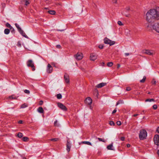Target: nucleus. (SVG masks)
I'll list each match as a JSON object with an SVG mask.
<instances>
[{
  "label": "nucleus",
  "mask_w": 159,
  "mask_h": 159,
  "mask_svg": "<svg viewBox=\"0 0 159 159\" xmlns=\"http://www.w3.org/2000/svg\"><path fill=\"white\" fill-rule=\"evenodd\" d=\"M126 9L127 11H129V10H130V8H129V7H127L126 8Z\"/></svg>",
  "instance_id": "50"
},
{
  "label": "nucleus",
  "mask_w": 159,
  "mask_h": 159,
  "mask_svg": "<svg viewBox=\"0 0 159 159\" xmlns=\"http://www.w3.org/2000/svg\"><path fill=\"white\" fill-rule=\"evenodd\" d=\"M139 114H134L133 115V116H134V117H135L136 116L138 115Z\"/></svg>",
  "instance_id": "55"
},
{
  "label": "nucleus",
  "mask_w": 159,
  "mask_h": 159,
  "mask_svg": "<svg viewBox=\"0 0 159 159\" xmlns=\"http://www.w3.org/2000/svg\"><path fill=\"white\" fill-rule=\"evenodd\" d=\"M146 79V77L144 76L143 77V79L142 80H141L140 81V82L141 83H144L145 82Z\"/></svg>",
  "instance_id": "27"
},
{
  "label": "nucleus",
  "mask_w": 159,
  "mask_h": 159,
  "mask_svg": "<svg viewBox=\"0 0 159 159\" xmlns=\"http://www.w3.org/2000/svg\"><path fill=\"white\" fill-rule=\"evenodd\" d=\"M22 140L24 141H27L29 140V138L27 137H24L22 138Z\"/></svg>",
  "instance_id": "24"
},
{
  "label": "nucleus",
  "mask_w": 159,
  "mask_h": 159,
  "mask_svg": "<svg viewBox=\"0 0 159 159\" xmlns=\"http://www.w3.org/2000/svg\"><path fill=\"white\" fill-rule=\"evenodd\" d=\"M92 100L90 97L87 98L85 101V103L89 105H90L92 104Z\"/></svg>",
  "instance_id": "13"
},
{
  "label": "nucleus",
  "mask_w": 159,
  "mask_h": 159,
  "mask_svg": "<svg viewBox=\"0 0 159 159\" xmlns=\"http://www.w3.org/2000/svg\"><path fill=\"white\" fill-rule=\"evenodd\" d=\"M57 98L58 99H60L62 98V96L61 94H58L57 95Z\"/></svg>",
  "instance_id": "30"
},
{
  "label": "nucleus",
  "mask_w": 159,
  "mask_h": 159,
  "mask_svg": "<svg viewBox=\"0 0 159 159\" xmlns=\"http://www.w3.org/2000/svg\"><path fill=\"white\" fill-rule=\"evenodd\" d=\"M110 125H115L114 123L112 121H111L110 122Z\"/></svg>",
  "instance_id": "38"
},
{
  "label": "nucleus",
  "mask_w": 159,
  "mask_h": 159,
  "mask_svg": "<svg viewBox=\"0 0 159 159\" xmlns=\"http://www.w3.org/2000/svg\"><path fill=\"white\" fill-rule=\"evenodd\" d=\"M2 7H3V8H4L5 7H6V4L5 3H2Z\"/></svg>",
  "instance_id": "43"
},
{
  "label": "nucleus",
  "mask_w": 159,
  "mask_h": 159,
  "mask_svg": "<svg viewBox=\"0 0 159 159\" xmlns=\"http://www.w3.org/2000/svg\"><path fill=\"white\" fill-rule=\"evenodd\" d=\"M113 147V145L112 144H110L107 146V148L108 150H113V149L112 148Z\"/></svg>",
  "instance_id": "19"
},
{
  "label": "nucleus",
  "mask_w": 159,
  "mask_h": 159,
  "mask_svg": "<svg viewBox=\"0 0 159 159\" xmlns=\"http://www.w3.org/2000/svg\"><path fill=\"white\" fill-rule=\"evenodd\" d=\"M130 146V144H128L127 145V147L129 148V147Z\"/></svg>",
  "instance_id": "56"
},
{
  "label": "nucleus",
  "mask_w": 159,
  "mask_h": 159,
  "mask_svg": "<svg viewBox=\"0 0 159 159\" xmlns=\"http://www.w3.org/2000/svg\"><path fill=\"white\" fill-rule=\"evenodd\" d=\"M121 102H122V101H120L117 103L116 105H118L120 103H121Z\"/></svg>",
  "instance_id": "51"
},
{
  "label": "nucleus",
  "mask_w": 159,
  "mask_h": 159,
  "mask_svg": "<svg viewBox=\"0 0 159 159\" xmlns=\"http://www.w3.org/2000/svg\"><path fill=\"white\" fill-rule=\"evenodd\" d=\"M152 82V84H156V81L155 79H153Z\"/></svg>",
  "instance_id": "36"
},
{
  "label": "nucleus",
  "mask_w": 159,
  "mask_h": 159,
  "mask_svg": "<svg viewBox=\"0 0 159 159\" xmlns=\"http://www.w3.org/2000/svg\"><path fill=\"white\" fill-rule=\"evenodd\" d=\"M113 65V63L112 62H109L107 63V66L109 67H111Z\"/></svg>",
  "instance_id": "29"
},
{
  "label": "nucleus",
  "mask_w": 159,
  "mask_h": 159,
  "mask_svg": "<svg viewBox=\"0 0 159 159\" xmlns=\"http://www.w3.org/2000/svg\"><path fill=\"white\" fill-rule=\"evenodd\" d=\"M76 65H77V63H76Z\"/></svg>",
  "instance_id": "61"
},
{
  "label": "nucleus",
  "mask_w": 159,
  "mask_h": 159,
  "mask_svg": "<svg viewBox=\"0 0 159 159\" xmlns=\"http://www.w3.org/2000/svg\"><path fill=\"white\" fill-rule=\"evenodd\" d=\"M38 111L40 113H43L44 111L43 108L41 107H40L38 108Z\"/></svg>",
  "instance_id": "17"
},
{
  "label": "nucleus",
  "mask_w": 159,
  "mask_h": 159,
  "mask_svg": "<svg viewBox=\"0 0 159 159\" xmlns=\"http://www.w3.org/2000/svg\"><path fill=\"white\" fill-rule=\"evenodd\" d=\"M23 159H26L25 158H24Z\"/></svg>",
  "instance_id": "62"
},
{
  "label": "nucleus",
  "mask_w": 159,
  "mask_h": 159,
  "mask_svg": "<svg viewBox=\"0 0 159 159\" xmlns=\"http://www.w3.org/2000/svg\"><path fill=\"white\" fill-rule=\"evenodd\" d=\"M11 30V32H14V28L12 27L11 29H10Z\"/></svg>",
  "instance_id": "45"
},
{
  "label": "nucleus",
  "mask_w": 159,
  "mask_h": 159,
  "mask_svg": "<svg viewBox=\"0 0 159 159\" xmlns=\"http://www.w3.org/2000/svg\"><path fill=\"white\" fill-rule=\"evenodd\" d=\"M82 143L84 144H86L89 145H92L91 143L88 141H84Z\"/></svg>",
  "instance_id": "22"
},
{
  "label": "nucleus",
  "mask_w": 159,
  "mask_h": 159,
  "mask_svg": "<svg viewBox=\"0 0 159 159\" xmlns=\"http://www.w3.org/2000/svg\"><path fill=\"white\" fill-rule=\"evenodd\" d=\"M9 98H12V97H11V96L10 97H9Z\"/></svg>",
  "instance_id": "60"
},
{
  "label": "nucleus",
  "mask_w": 159,
  "mask_h": 159,
  "mask_svg": "<svg viewBox=\"0 0 159 159\" xmlns=\"http://www.w3.org/2000/svg\"><path fill=\"white\" fill-rule=\"evenodd\" d=\"M23 121L22 120H20L18 121V123L19 124L22 123Z\"/></svg>",
  "instance_id": "48"
},
{
  "label": "nucleus",
  "mask_w": 159,
  "mask_h": 159,
  "mask_svg": "<svg viewBox=\"0 0 159 159\" xmlns=\"http://www.w3.org/2000/svg\"><path fill=\"white\" fill-rule=\"evenodd\" d=\"M153 108L154 109L156 110L157 108V106L156 105H154L153 106Z\"/></svg>",
  "instance_id": "39"
},
{
  "label": "nucleus",
  "mask_w": 159,
  "mask_h": 159,
  "mask_svg": "<svg viewBox=\"0 0 159 159\" xmlns=\"http://www.w3.org/2000/svg\"><path fill=\"white\" fill-rule=\"evenodd\" d=\"M116 110L115 109L113 110L112 113V114H114V113H115L116 112Z\"/></svg>",
  "instance_id": "47"
},
{
  "label": "nucleus",
  "mask_w": 159,
  "mask_h": 159,
  "mask_svg": "<svg viewBox=\"0 0 159 159\" xmlns=\"http://www.w3.org/2000/svg\"><path fill=\"white\" fill-rule=\"evenodd\" d=\"M23 134L21 133H19L18 134L17 136L19 138H21L23 136Z\"/></svg>",
  "instance_id": "33"
},
{
  "label": "nucleus",
  "mask_w": 159,
  "mask_h": 159,
  "mask_svg": "<svg viewBox=\"0 0 159 159\" xmlns=\"http://www.w3.org/2000/svg\"><path fill=\"white\" fill-rule=\"evenodd\" d=\"M154 141L155 144L156 145H159V136L158 135L156 134L154 138Z\"/></svg>",
  "instance_id": "8"
},
{
  "label": "nucleus",
  "mask_w": 159,
  "mask_h": 159,
  "mask_svg": "<svg viewBox=\"0 0 159 159\" xmlns=\"http://www.w3.org/2000/svg\"><path fill=\"white\" fill-rule=\"evenodd\" d=\"M146 20L148 24H151L154 20H159V7L149 10L146 15Z\"/></svg>",
  "instance_id": "1"
},
{
  "label": "nucleus",
  "mask_w": 159,
  "mask_h": 159,
  "mask_svg": "<svg viewBox=\"0 0 159 159\" xmlns=\"http://www.w3.org/2000/svg\"><path fill=\"white\" fill-rule=\"evenodd\" d=\"M57 121H55L54 122V125L55 126H57Z\"/></svg>",
  "instance_id": "52"
},
{
  "label": "nucleus",
  "mask_w": 159,
  "mask_h": 159,
  "mask_svg": "<svg viewBox=\"0 0 159 159\" xmlns=\"http://www.w3.org/2000/svg\"><path fill=\"white\" fill-rule=\"evenodd\" d=\"M125 54L126 56H128L129 55V53H125Z\"/></svg>",
  "instance_id": "57"
},
{
  "label": "nucleus",
  "mask_w": 159,
  "mask_h": 159,
  "mask_svg": "<svg viewBox=\"0 0 159 159\" xmlns=\"http://www.w3.org/2000/svg\"><path fill=\"white\" fill-rule=\"evenodd\" d=\"M102 65L103 66L104 65V62H102L101 63Z\"/></svg>",
  "instance_id": "58"
},
{
  "label": "nucleus",
  "mask_w": 159,
  "mask_h": 159,
  "mask_svg": "<svg viewBox=\"0 0 159 159\" xmlns=\"http://www.w3.org/2000/svg\"><path fill=\"white\" fill-rule=\"evenodd\" d=\"M147 136V133L144 129H142L140 131L139 138L140 139L143 140L145 139Z\"/></svg>",
  "instance_id": "3"
},
{
  "label": "nucleus",
  "mask_w": 159,
  "mask_h": 159,
  "mask_svg": "<svg viewBox=\"0 0 159 159\" xmlns=\"http://www.w3.org/2000/svg\"><path fill=\"white\" fill-rule=\"evenodd\" d=\"M48 12L50 14L54 15H55L56 13V12L54 10H50L48 11Z\"/></svg>",
  "instance_id": "18"
},
{
  "label": "nucleus",
  "mask_w": 159,
  "mask_h": 159,
  "mask_svg": "<svg viewBox=\"0 0 159 159\" xmlns=\"http://www.w3.org/2000/svg\"><path fill=\"white\" fill-rule=\"evenodd\" d=\"M57 105L62 110L64 111H66L67 110V108L66 107L63 105L62 103H57Z\"/></svg>",
  "instance_id": "10"
},
{
  "label": "nucleus",
  "mask_w": 159,
  "mask_h": 159,
  "mask_svg": "<svg viewBox=\"0 0 159 159\" xmlns=\"http://www.w3.org/2000/svg\"><path fill=\"white\" fill-rule=\"evenodd\" d=\"M116 124L117 125H119V126L120 125H121V123L120 121H117L116 122Z\"/></svg>",
  "instance_id": "41"
},
{
  "label": "nucleus",
  "mask_w": 159,
  "mask_h": 159,
  "mask_svg": "<svg viewBox=\"0 0 159 159\" xmlns=\"http://www.w3.org/2000/svg\"><path fill=\"white\" fill-rule=\"evenodd\" d=\"M147 27L148 28H152L157 32L159 33V23H157L152 25L151 24H148Z\"/></svg>",
  "instance_id": "2"
},
{
  "label": "nucleus",
  "mask_w": 159,
  "mask_h": 159,
  "mask_svg": "<svg viewBox=\"0 0 159 159\" xmlns=\"http://www.w3.org/2000/svg\"><path fill=\"white\" fill-rule=\"evenodd\" d=\"M120 67V65L119 64H117V68H118V69Z\"/></svg>",
  "instance_id": "53"
},
{
  "label": "nucleus",
  "mask_w": 159,
  "mask_h": 159,
  "mask_svg": "<svg viewBox=\"0 0 159 159\" xmlns=\"http://www.w3.org/2000/svg\"><path fill=\"white\" fill-rule=\"evenodd\" d=\"M157 154L159 157V150H158L157 152Z\"/></svg>",
  "instance_id": "59"
},
{
  "label": "nucleus",
  "mask_w": 159,
  "mask_h": 159,
  "mask_svg": "<svg viewBox=\"0 0 159 159\" xmlns=\"http://www.w3.org/2000/svg\"><path fill=\"white\" fill-rule=\"evenodd\" d=\"M98 139L99 140V141H102L103 142H105L106 141L104 139H101V138H98Z\"/></svg>",
  "instance_id": "31"
},
{
  "label": "nucleus",
  "mask_w": 159,
  "mask_h": 159,
  "mask_svg": "<svg viewBox=\"0 0 159 159\" xmlns=\"http://www.w3.org/2000/svg\"><path fill=\"white\" fill-rule=\"evenodd\" d=\"M125 138L124 137H121L120 138V139L121 141H123L124 140Z\"/></svg>",
  "instance_id": "44"
},
{
  "label": "nucleus",
  "mask_w": 159,
  "mask_h": 159,
  "mask_svg": "<svg viewBox=\"0 0 159 159\" xmlns=\"http://www.w3.org/2000/svg\"><path fill=\"white\" fill-rule=\"evenodd\" d=\"M52 67L50 64H48V65L47 68V72L48 73H51L52 72Z\"/></svg>",
  "instance_id": "11"
},
{
  "label": "nucleus",
  "mask_w": 159,
  "mask_h": 159,
  "mask_svg": "<svg viewBox=\"0 0 159 159\" xmlns=\"http://www.w3.org/2000/svg\"><path fill=\"white\" fill-rule=\"evenodd\" d=\"M98 47L99 48L101 49H102L103 48V45H100L99 46H98Z\"/></svg>",
  "instance_id": "40"
},
{
  "label": "nucleus",
  "mask_w": 159,
  "mask_h": 159,
  "mask_svg": "<svg viewBox=\"0 0 159 159\" xmlns=\"http://www.w3.org/2000/svg\"><path fill=\"white\" fill-rule=\"evenodd\" d=\"M59 139L58 138H54L50 139V141H58Z\"/></svg>",
  "instance_id": "26"
},
{
  "label": "nucleus",
  "mask_w": 159,
  "mask_h": 159,
  "mask_svg": "<svg viewBox=\"0 0 159 159\" xmlns=\"http://www.w3.org/2000/svg\"><path fill=\"white\" fill-rule=\"evenodd\" d=\"M104 41L105 43L109 44L110 46L113 45L115 43L114 41H112L106 37L104 38Z\"/></svg>",
  "instance_id": "4"
},
{
  "label": "nucleus",
  "mask_w": 159,
  "mask_h": 159,
  "mask_svg": "<svg viewBox=\"0 0 159 159\" xmlns=\"http://www.w3.org/2000/svg\"><path fill=\"white\" fill-rule=\"evenodd\" d=\"M75 57L76 59L78 60H80L83 57V54L81 52H78L76 55L75 56Z\"/></svg>",
  "instance_id": "7"
},
{
  "label": "nucleus",
  "mask_w": 159,
  "mask_h": 159,
  "mask_svg": "<svg viewBox=\"0 0 159 159\" xmlns=\"http://www.w3.org/2000/svg\"><path fill=\"white\" fill-rule=\"evenodd\" d=\"M6 26L8 27L10 29H11L12 28V26L11 25L9 24L8 23H7L6 24Z\"/></svg>",
  "instance_id": "28"
},
{
  "label": "nucleus",
  "mask_w": 159,
  "mask_h": 159,
  "mask_svg": "<svg viewBox=\"0 0 159 159\" xmlns=\"http://www.w3.org/2000/svg\"><path fill=\"white\" fill-rule=\"evenodd\" d=\"M71 148V144L70 142L67 141L66 144V150L68 152H69L70 150V148Z\"/></svg>",
  "instance_id": "14"
},
{
  "label": "nucleus",
  "mask_w": 159,
  "mask_h": 159,
  "mask_svg": "<svg viewBox=\"0 0 159 159\" xmlns=\"http://www.w3.org/2000/svg\"><path fill=\"white\" fill-rule=\"evenodd\" d=\"M97 58V55L96 54L94 53H92L90 54V58L91 60L94 61L96 60Z\"/></svg>",
  "instance_id": "9"
},
{
  "label": "nucleus",
  "mask_w": 159,
  "mask_h": 159,
  "mask_svg": "<svg viewBox=\"0 0 159 159\" xmlns=\"http://www.w3.org/2000/svg\"><path fill=\"white\" fill-rule=\"evenodd\" d=\"M56 47L57 48H61V46L59 45H57L56 46Z\"/></svg>",
  "instance_id": "46"
},
{
  "label": "nucleus",
  "mask_w": 159,
  "mask_h": 159,
  "mask_svg": "<svg viewBox=\"0 0 159 159\" xmlns=\"http://www.w3.org/2000/svg\"><path fill=\"white\" fill-rule=\"evenodd\" d=\"M27 65L28 66L32 68V70L33 71H34L35 70V69L34 64L32 60H29L27 62Z\"/></svg>",
  "instance_id": "5"
},
{
  "label": "nucleus",
  "mask_w": 159,
  "mask_h": 159,
  "mask_svg": "<svg viewBox=\"0 0 159 159\" xmlns=\"http://www.w3.org/2000/svg\"><path fill=\"white\" fill-rule=\"evenodd\" d=\"M15 25L16 27L18 29V31H19L20 30H21V28L20 27L19 25L17 24H15Z\"/></svg>",
  "instance_id": "25"
},
{
  "label": "nucleus",
  "mask_w": 159,
  "mask_h": 159,
  "mask_svg": "<svg viewBox=\"0 0 159 159\" xmlns=\"http://www.w3.org/2000/svg\"><path fill=\"white\" fill-rule=\"evenodd\" d=\"M106 84V83H102L98 84L96 86V87L98 88H101L105 86Z\"/></svg>",
  "instance_id": "15"
},
{
  "label": "nucleus",
  "mask_w": 159,
  "mask_h": 159,
  "mask_svg": "<svg viewBox=\"0 0 159 159\" xmlns=\"http://www.w3.org/2000/svg\"><path fill=\"white\" fill-rule=\"evenodd\" d=\"M111 1L113 4H117V3L118 0H111Z\"/></svg>",
  "instance_id": "34"
},
{
  "label": "nucleus",
  "mask_w": 159,
  "mask_h": 159,
  "mask_svg": "<svg viewBox=\"0 0 159 159\" xmlns=\"http://www.w3.org/2000/svg\"><path fill=\"white\" fill-rule=\"evenodd\" d=\"M143 52L144 53L150 55H153L155 53V52L154 51L149 50H144L143 51Z\"/></svg>",
  "instance_id": "6"
},
{
  "label": "nucleus",
  "mask_w": 159,
  "mask_h": 159,
  "mask_svg": "<svg viewBox=\"0 0 159 159\" xmlns=\"http://www.w3.org/2000/svg\"><path fill=\"white\" fill-rule=\"evenodd\" d=\"M117 23L120 26H123V24L120 21H118Z\"/></svg>",
  "instance_id": "35"
},
{
  "label": "nucleus",
  "mask_w": 159,
  "mask_h": 159,
  "mask_svg": "<svg viewBox=\"0 0 159 159\" xmlns=\"http://www.w3.org/2000/svg\"><path fill=\"white\" fill-rule=\"evenodd\" d=\"M43 102L42 101H40V104L42 105L43 103Z\"/></svg>",
  "instance_id": "54"
},
{
  "label": "nucleus",
  "mask_w": 159,
  "mask_h": 159,
  "mask_svg": "<svg viewBox=\"0 0 159 159\" xmlns=\"http://www.w3.org/2000/svg\"><path fill=\"white\" fill-rule=\"evenodd\" d=\"M154 101V100L153 99H147L145 100L146 102H152V101Z\"/></svg>",
  "instance_id": "32"
},
{
  "label": "nucleus",
  "mask_w": 159,
  "mask_h": 159,
  "mask_svg": "<svg viewBox=\"0 0 159 159\" xmlns=\"http://www.w3.org/2000/svg\"><path fill=\"white\" fill-rule=\"evenodd\" d=\"M24 92L25 93H27V94H29L30 93V91L29 90H27V89L25 90L24 91Z\"/></svg>",
  "instance_id": "37"
},
{
  "label": "nucleus",
  "mask_w": 159,
  "mask_h": 159,
  "mask_svg": "<svg viewBox=\"0 0 159 159\" xmlns=\"http://www.w3.org/2000/svg\"><path fill=\"white\" fill-rule=\"evenodd\" d=\"M157 131L159 133V127H158L157 129Z\"/></svg>",
  "instance_id": "49"
},
{
  "label": "nucleus",
  "mask_w": 159,
  "mask_h": 159,
  "mask_svg": "<svg viewBox=\"0 0 159 159\" xmlns=\"http://www.w3.org/2000/svg\"><path fill=\"white\" fill-rule=\"evenodd\" d=\"M10 32V31L9 30L7 29H5L4 31V33L6 34H8Z\"/></svg>",
  "instance_id": "20"
},
{
  "label": "nucleus",
  "mask_w": 159,
  "mask_h": 159,
  "mask_svg": "<svg viewBox=\"0 0 159 159\" xmlns=\"http://www.w3.org/2000/svg\"><path fill=\"white\" fill-rule=\"evenodd\" d=\"M20 33L24 37H25V38H28V37L26 35L25 33L23 31V30H20L19 31Z\"/></svg>",
  "instance_id": "16"
},
{
  "label": "nucleus",
  "mask_w": 159,
  "mask_h": 159,
  "mask_svg": "<svg viewBox=\"0 0 159 159\" xmlns=\"http://www.w3.org/2000/svg\"><path fill=\"white\" fill-rule=\"evenodd\" d=\"M23 2L25 3V5L26 6L28 5L30 3L29 0H23Z\"/></svg>",
  "instance_id": "21"
},
{
  "label": "nucleus",
  "mask_w": 159,
  "mask_h": 159,
  "mask_svg": "<svg viewBox=\"0 0 159 159\" xmlns=\"http://www.w3.org/2000/svg\"><path fill=\"white\" fill-rule=\"evenodd\" d=\"M64 78L66 83L69 84L70 83V79L69 75L65 74L64 75Z\"/></svg>",
  "instance_id": "12"
},
{
  "label": "nucleus",
  "mask_w": 159,
  "mask_h": 159,
  "mask_svg": "<svg viewBox=\"0 0 159 159\" xmlns=\"http://www.w3.org/2000/svg\"><path fill=\"white\" fill-rule=\"evenodd\" d=\"M131 89L130 87H127L126 89V90L128 91L130 90Z\"/></svg>",
  "instance_id": "42"
},
{
  "label": "nucleus",
  "mask_w": 159,
  "mask_h": 159,
  "mask_svg": "<svg viewBox=\"0 0 159 159\" xmlns=\"http://www.w3.org/2000/svg\"><path fill=\"white\" fill-rule=\"evenodd\" d=\"M28 106V105L26 103H24L20 107L21 108H25Z\"/></svg>",
  "instance_id": "23"
}]
</instances>
